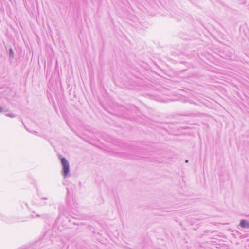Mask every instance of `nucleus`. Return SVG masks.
<instances>
[{
	"mask_svg": "<svg viewBox=\"0 0 249 249\" xmlns=\"http://www.w3.org/2000/svg\"><path fill=\"white\" fill-rule=\"evenodd\" d=\"M61 161L63 165V175L66 177L69 172V164L67 160L64 158H61Z\"/></svg>",
	"mask_w": 249,
	"mask_h": 249,
	"instance_id": "obj_1",
	"label": "nucleus"
},
{
	"mask_svg": "<svg viewBox=\"0 0 249 249\" xmlns=\"http://www.w3.org/2000/svg\"><path fill=\"white\" fill-rule=\"evenodd\" d=\"M240 226L242 228H249V224L245 220H242L240 223Z\"/></svg>",
	"mask_w": 249,
	"mask_h": 249,
	"instance_id": "obj_2",
	"label": "nucleus"
},
{
	"mask_svg": "<svg viewBox=\"0 0 249 249\" xmlns=\"http://www.w3.org/2000/svg\"><path fill=\"white\" fill-rule=\"evenodd\" d=\"M10 54L13 56V52L12 49L10 50Z\"/></svg>",
	"mask_w": 249,
	"mask_h": 249,
	"instance_id": "obj_3",
	"label": "nucleus"
},
{
	"mask_svg": "<svg viewBox=\"0 0 249 249\" xmlns=\"http://www.w3.org/2000/svg\"><path fill=\"white\" fill-rule=\"evenodd\" d=\"M2 111V109L1 107H0V112H1Z\"/></svg>",
	"mask_w": 249,
	"mask_h": 249,
	"instance_id": "obj_4",
	"label": "nucleus"
}]
</instances>
